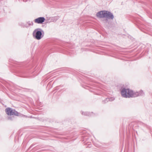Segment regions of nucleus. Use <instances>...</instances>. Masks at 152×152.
Wrapping results in <instances>:
<instances>
[{"instance_id": "nucleus-1", "label": "nucleus", "mask_w": 152, "mask_h": 152, "mask_svg": "<svg viewBox=\"0 0 152 152\" xmlns=\"http://www.w3.org/2000/svg\"><path fill=\"white\" fill-rule=\"evenodd\" d=\"M122 96L124 97H135L140 96H143L144 94L142 90L138 92H134L133 91L129 88H124L121 91Z\"/></svg>"}, {"instance_id": "nucleus-2", "label": "nucleus", "mask_w": 152, "mask_h": 152, "mask_svg": "<svg viewBox=\"0 0 152 152\" xmlns=\"http://www.w3.org/2000/svg\"><path fill=\"white\" fill-rule=\"evenodd\" d=\"M96 17L99 18H106L109 19L113 20L114 18L113 15L110 12L103 10L97 12L96 14Z\"/></svg>"}, {"instance_id": "nucleus-3", "label": "nucleus", "mask_w": 152, "mask_h": 152, "mask_svg": "<svg viewBox=\"0 0 152 152\" xmlns=\"http://www.w3.org/2000/svg\"><path fill=\"white\" fill-rule=\"evenodd\" d=\"M44 34V31L40 28L36 29L33 33L34 37L37 40H40L43 37Z\"/></svg>"}, {"instance_id": "nucleus-4", "label": "nucleus", "mask_w": 152, "mask_h": 152, "mask_svg": "<svg viewBox=\"0 0 152 152\" xmlns=\"http://www.w3.org/2000/svg\"><path fill=\"white\" fill-rule=\"evenodd\" d=\"M5 112L8 115L19 116V113L15 110L10 107H8L5 109Z\"/></svg>"}, {"instance_id": "nucleus-5", "label": "nucleus", "mask_w": 152, "mask_h": 152, "mask_svg": "<svg viewBox=\"0 0 152 152\" xmlns=\"http://www.w3.org/2000/svg\"><path fill=\"white\" fill-rule=\"evenodd\" d=\"M45 20V18L44 17H40L34 20L35 23H38L41 24L43 23Z\"/></svg>"}, {"instance_id": "nucleus-6", "label": "nucleus", "mask_w": 152, "mask_h": 152, "mask_svg": "<svg viewBox=\"0 0 152 152\" xmlns=\"http://www.w3.org/2000/svg\"><path fill=\"white\" fill-rule=\"evenodd\" d=\"M81 113L83 115L87 116H91L93 115V112L91 113L88 112H84L83 111H81Z\"/></svg>"}, {"instance_id": "nucleus-7", "label": "nucleus", "mask_w": 152, "mask_h": 152, "mask_svg": "<svg viewBox=\"0 0 152 152\" xmlns=\"http://www.w3.org/2000/svg\"><path fill=\"white\" fill-rule=\"evenodd\" d=\"M19 25L22 27H27L28 26L27 24H24L23 23H19Z\"/></svg>"}, {"instance_id": "nucleus-8", "label": "nucleus", "mask_w": 152, "mask_h": 152, "mask_svg": "<svg viewBox=\"0 0 152 152\" xmlns=\"http://www.w3.org/2000/svg\"><path fill=\"white\" fill-rule=\"evenodd\" d=\"M115 99L113 97L108 98H106V100H108L109 101H112Z\"/></svg>"}, {"instance_id": "nucleus-9", "label": "nucleus", "mask_w": 152, "mask_h": 152, "mask_svg": "<svg viewBox=\"0 0 152 152\" xmlns=\"http://www.w3.org/2000/svg\"><path fill=\"white\" fill-rule=\"evenodd\" d=\"M27 24H28V26H30L33 25V23L32 22H30V21H28L27 22Z\"/></svg>"}, {"instance_id": "nucleus-10", "label": "nucleus", "mask_w": 152, "mask_h": 152, "mask_svg": "<svg viewBox=\"0 0 152 152\" xmlns=\"http://www.w3.org/2000/svg\"><path fill=\"white\" fill-rule=\"evenodd\" d=\"M106 100V98L103 101H102L103 103L105 104L107 102H109L108 100Z\"/></svg>"}]
</instances>
